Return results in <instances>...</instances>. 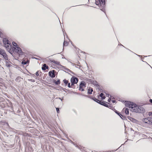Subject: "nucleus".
Wrapping results in <instances>:
<instances>
[{"label": "nucleus", "instance_id": "1", "mask_svg": "<svg viewBox=\"0 0 152 152\" xmlns=\"http://www.w3.org/2000/svg\"><path fill=\"white\" fill-rule=\"evenodd\" d=\"M125 105L126 107L130 108V110L133 112L142 113L145 111L142 107L138 106L132 102H126Z\"/></svg>", "mask_w": 152, "mask_h": 152}, {"label": "nucleus", "instance_id": "2", "mask_svg": "<svg viewBox=\"0 0 152 152\" xmlns=\"http://www.w3.org/2000/svg\"><path fill=\"white\" fill-rule=\"evenodd\" d=\"M0 55H1L6 60H8V57L4 51L0 48Z\"/></svg>", "mask_w": 152, "mask_h": 152}, {"label": "nucleus", "instance_id": "3", "mask_svg": "<svg viewBox=\"0 0 152 152\" xmlns=\"http://www.w3.org/2000/svg\"><path fill=\"white\" fill-rule=\"evenodd\" d=\"M85 87V83L84 82H82L80 84L79 86V90L83 91H84V88Z\"/></svg>", "mask_w": 152, "mask_h": 152}, {"label": "nucleus", "instance_id": "4", "mask_svg": "<svg viewBox=\"0 0 152 152\" xmlns=\"http://www.w3.org/2000/svg\"><path fill=\"white\" fill-rule=\"evenodd\" d=\"M71 81L72 83L71 85H73L74 84L76 83H77L78 81V79L75 77H73L71 79Z\"/></svg>", "mask_w": 152, "mask_h": 152}, {"label": "nucleus", "instance_id": "5", "mask_svg": "<svg viewBox=\"0 0 152 152\" xmlns=\"http://www.w3.org/2000/svg\"><path fill=\"white\" fill-rule=\"evenodd\" d=\"M3 42L5 47L6 48H8L10 44L8 40L6 39H4Z\"/></svg>", "mask_w": 152, "mask_h": 152}, {"label": "nucleus", "instance_id": "6", "mask_svg": "<svg viewBox=\"0 0 152 152\" xmlns=\"http://www.w3.org/2000/svg\"><path fill=\"white\" fill-rule=\"evenodd\" d=\"M14 51L15 52L19 54H20L22 52L21 49L18 46H17L16 48H15Z\"/></svg>", "mask_w": 152, "mask_h": 152}, {"label": "nucleus", "instance_id": "7", "mask_svg": "<svg viewBox=\"0 0 152 152\" xmlns=\"http://www.w3.org/2000/svg\"><path fill=\"white\" fill-rule=\"evenodd\" d=\"M54 70H53L52 71H50L49 72V75L50 76L52 77H54L55 76V75L54 73Z\"/></svg>", "mask_w": 152, "mask_h": 152}, {"label": "nucleus", "instance_id": "8", "mask_svg": "<svg viewBox=\"0 0 152 152\" xmlns=\"http://www.w3.org/2000/svg\"><path fill=\"white\" fill-rule=\"evenodd\" d=\"M151 118H145L143 119V121L146 123H148L149 121L151 122Z\"/></svg>", "mask_w": 152, "mask_h": 152}, {"label": "nucleus", "instance_id": "9", "mask_svg": "<svg viewBox=\"0 0 152 152\" xmlns=\"http://www.w3.org/2000/svg\"><path fill=\"white\" fill-rule=\"evenodd\" d=\"M48 66L46 65L45 64H44L43 66L42 67V69L43 70H45L46 69H48Z\"/></svg>", "mask_w": 152, "mask_h": 152}, {"label": "nucleus", "instance_id": "10", "mask_svg": "<svg viewBox=\"0 0 152 152\" xmlns=\"http://www.w3.org/2000/svg\"><path fill=\"white\" fill-rule=\"evenodd\" d=\"M127 118H128V119L129 120H130V121H131L133 122H135L136 121V120L135 119L129 116L127 117Z\"/></svg>", "mask_w": 152, "mask_h": 152}, {"label": "nucleus", "instance_id": "11", "mask_svg": "<svg viewBox=\"0 0 152 152\" xmlns=\"http://www.w3.org/2000/svg\"><path fill=\"white\" fill-rule=\"evenodd\" d=\"M123 110L124 111L125 113L127 115L129 114V110L127 108H124L123 109Z\"/></svg>", "mask_w": 152, "mask_h": 152}, {"label": "nucleus", "instance_id": "12", "mask_svg": "<svg viewBox=\"0 0 152 152\" xmlns=\"http://www.w3.org/2000/svg\"><path fill=\"white\" fill-rule=\"evenodd\" d=\"M93 91V89L91 88H89V89H88V94H91Z\"/></svg>", "mask_w": 152, "mask_h": 152}, {"label": "nucleus", "instance_id": "13", "mask_svg": "<svg viewBox=\"0 0 152 152\" xmlns=\"http://www.w3.org/2000/svg\"><path fill=\"white\" fill-rule=\"evenodd\" d=\"M104 96V94L102 93L100 95V97H102V99H104L105 98V97Z\"/></svg>", "mask_w": 152, "mask_h": 152}, {"label": "nucleus", "instance_id": "14", "mask_svg": "<svg viewBox=\"0 0 152 152\" xmlns=\"http://www.w3.org/2000/svg\"><path fill=\"white\" fill-rule=\"evenodd\" d=\"M52 62L55 64H60V62L59 61H56L54 60Z\"/></svg>", "mask_w": 152, "mask_h": 152}, {"label": "nucleus", "instance_id": "15", "mask_svg": "<svg viewBox=\"0 0 152 152\" xmlns=\"http://www.w3.org/2000/svg\"><path fill=\"white\" fill-rule=\"evenodd\" d=\"M6 65L7 67H10L11 66V64L7 61L6 62Z\"/></svg>", "mask_w": 152, "mask_h": 152}, {"label": "nucleus", "instance_id": "16", "mask_svg": "<svg viewBox=\"0 0 152 152\" xmlns=\"http://www.w3.org/2000/svg\"><path fill=\"white\" fill-rule=\"evenodd\" d=\"M63 81L66 84L68 83V81L66 79L64 80Z\"/></svg>", "mask_w": 152, "mask_h": 152}, {"label": "nucleus", "instance_id": "17", "mask_svg": "<svg viewBox=\"0 0 152 152\" xmlns=\"http://www.w3.org/2000/svg\"><path fill=\"white\" fill-rule=\"evenodd\" d=\"M12 44L13 45H14L15 46H17V43H16L15 42H12Z\"/></svg>", "mask_w": 152, "mask_h": 152}, {"label": "nucleus", "instance_id": "18", "mask_svg": "<svg viewBox=\"0 0 152 152\" xmlns=\"http://www.w3.org/2000/svg\"><path fill=\"white\" fill-rule=\"evenodd\" d=\"M116 113H117L121 117V116H122V115H121V114H120V113H118L117 112H116Z\"/></svg>", "mask_w": 152, "mask_h": 152}, {"label": "nucleus", "instance_id": "19", "mask_svg": "<svg viewBox=\"0 0 152 152\" xmlns=\"http://www.w3.org/2000/svg\"><path fill=\"white\" fill-rule=\"evenodd\" d=\"M116 113H117L121 117V116H122V115H121V114H120V113H118L117 112H116Z\"/></svg>", "mask_w": 152, "mask_h": 152}, {"label": "nucleus", "instance_id": "20", "mask_svg": "<svg viewBox=\"0 0 152 152\" xmlns=\"http://www.w3.org/2000/svg\"><path fill=\"white\" fill-rule=\"evenodd\" d=\"M116 113H117L121 117V116H122V115H121V114H120V113H118L117 112H116Z\"/></svg>", "mask_w": 152, "mask_h": 152}, {"label": "nucleus", "instance_id": "21", "mask_svg": "<svg viewBox=\"0 0 152 152\" xmlns=\"http://www.w3.org/2000/svg\"><path fill=\"white\" fill-rule=\"evenodd\" d=\"M116 113H117L121 117V116H122V115H121V114H120V113H118L117 112H116Z\"/></svg>", "mask_w": 152, "mask_h": 152}, {"label": "nucleus", "instance_id": "22", "mask_svg": "<svg viewBox=\"0 0 152 152\" xmlns=\"http://www.w3.org/2000/svg\"><path fill=\"white\" fill-rule=\"evenodd\" d=\"M116 113H117L121 117V116H122V115H121V114H120V113H118L117 112H116Z\"/></svg>", "mask_w": 152, "mask_h": 152}, {"label": "nucleus", "instance_id": "23", "mask_svg": "<svg viewBox=\"0 0 152 152\" xmlns=\"http://www.w3.org/2000/svg\"><path fill=\"white\" fill-rule=\"evenodd\" d=\"M22 64H26V62L22 61Z\"/></svg>", "mask_w": 152, "mask_h": 152}, {"label": "nucleus", "instance_id": "24", "mask_svg": "<svg viewBox=\"0 0 152 152\" xmlns=\"http://www.w3.org/2000/svg\"><path fill=\"white\" fill-rule=\"evenodd\" d=\"M56 111H57V112L58 113L59 112V109L58 108H56Z\"/></svg>", "mask_w": 152, "mask_h": 152}, {"label": "nucleus", "instance_id": "25", "mask_svg": "<svg viewBox=\"0 0 152 152\" xmlns=\"http://www.w3.org/2000/svg\"><path fill=\"white\" fill-rule=\"evenodd\" d=\"M148 114L150 116V115H152V112H149V113H148Z\"/></svg>", "mask_w": 152, "mask_h": 152}, {"label": "nucleus", "instance_id": "26", "mask_svg": "<svg viewBox=\"0 0 152 152\" xmlns=\"http://www.w3.org/2000/svg\"><path fill=\"white\" fill-rule=\"evenodd\" d=\"M64 45L65 46H66L67 45V44L65 42H64Z\"/></svg>", "mask_w": 152, "mask_h": 152}, {"label": "nucleus", "instance_id": "27", "mask_svg": "<svg viewBox=\"0 0 152 152\" xmlns=\"http://www.w3.org/2000/svg\"><path fill=\"white\" fill-rule=\"evenodd\" d=\"M149 101H150V102H151V103H152V99H150V100H149Z\"/></svg>", "mask_w": 152, "mask_h": 152}, {"label": "nucleus", "instance_id": "28", "mask_svg": "<svg viewBox=\"0 0 152 152\" xmlns=\"http://www.w3.org/2000/svg\"><path fill=\"white\" fill-rule=\"evenodd\" d=\"M68 87H70V83H69L68 84Z\"/></svg>", "mask_w": 152, "mask_h": 152}, {"label": "nucleus", "instance_id": "29", "mask_svg": "<svg viewBox=\"0 0 152 152\" xmlns=\"http://www.w3.org/2000/svg\"><path fill=\"white\" fill-rule=\"evenodd\" d=\"M101 1L102 2V3H103V2L104 1V0H101Z\"/></svg>", "mask_w": 152, "mask_h": 152}, {"label": "nucleus", "instance_id": "30", "mask_svg": "<svg viewBox=\"0 0 152 152\" xmlns=\"http://www.w3.org/2000/svg\"><path fill=\"white\" fill-rule=\"evenodd\" d=\"M111 100L110 99H108V101L109 102H110V101Z\"/></svg>", "mask_w": 152, "mask_h": 152}, {"label": "nucleus", "instance_id": "31", "mask_svg": "<svg viewBox=\"0 0 152 152\" xmlns=\"http://www.w3.org/2000/svg\"><path fill=\"white\" fill-rule=\"evenodd\" d=\"M106 96H108L109 95L108 94H106Z\"/></svg>", "mask_w": 152, "mask_h": 152}, {"label": "nucleus", "instance_id": "32", "mask_svg": "<svg viewBox=\"0 0 152 152\" xmlns=\"http://www.w3.org/2000/svg\"><path fill=\"white\" fill-rule=\"evenodd\" d=\"M151 122L152 124V118H151Z\"/></svg>", "mask_w": 152, "mask_h": 152}, {"label": "nucleus", "instance_id": "33", "mask_svg": "<svg viewBox=\"0 0 152 152\" xmlns=\"http://www.w3.org/2000/svg\"><path fill=\"white\" fill-rule=\"evenodd\" d=\"M58 99H61V101H62V99H61V98H58Z\"/></svg>", "mask_w": 152, "mask_h": 152}, {"label": "nucleus", "instance_id": "34", "mask_svg": "<svg viewBox=\"0 0 152 152\" xmlns=\"http://www.w3.org/2000/svg\"><path fill=\"white\" fill-rule=\"evenodd\" d=\"M113 103H114V102H115V101H114V100H113Z\"/></svg>", "mask_w": 152, "mask_h": 152}]
</instances>
